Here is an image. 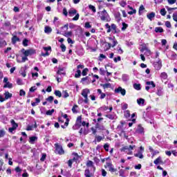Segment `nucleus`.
<instances>
[{
	"label": "nucleus",
	"mask_w": 177,
	"mask_h": 177,
	"mask_svg": "<svg viewBox=\"0 0 177 177\" xmlns=\"http://www.w3.org/2000/svg\"><path fill=\"white\" fill-rule=\"evenodd\" d=\"M21 60L17 59V63H26V62H28V56H31L32 55H35V50L32 48H30L28 50H26L24 48H22L21 50Z\"/></svg>",
	"instance_id": "1"
},
{
	"label": "nucleus",
	"mask_w": 177,
	"mask_h": 177,
	"mask_svg": "<svg viewBox=\"0 0 177 177\" xmlns=\"http://www.w3.org/2000/svg\"><path fill=\"white\" fill-rule=\"evenodd\" d=\"M105 28L107 29L106 32H112L113 34H117L118 32H120V30H118V28H117V25H115V24H111V25L110 26L109 24H106L105 25Z\"/></svg>",
	"instance_id": "2"
},
{
	"label": "nucleus",
	"mask_w": 177,
	"mask_h": 177,
	"mask_svg": "<svg viewBox=\"0 0 177 177\" xmlns=\"http://www.w3.org/2000/svg\"><path fill=\"white\" fill-rule=\"evenodd\" d=\"M98 13L102 21H110V20H111V19L110 18V15H109V13H107V11H106V10H104Z\"/></svg>",
	"instance_id": "3"
},
{
	"label": "nucleus",
	"mask_w": 177,
	"mask_h": 177,
	"mask_svg": "<svg viewBox=\"0 0 177 177\" xmlns=\"http://www.w3.org/2000/svg\"><path fill=\"white\" fill-rule=\"evenodd\" d=\"M135 147H136L135 145L125 146L122 148L121 151H124V153H126V154L129 156H132V154H133L132 150L135 149Z\"/></svg>",
	"instance_id": "4"
},
{
	"label": "nucleus",
	"mask_w": 177,
	"mask_h": 177,
	"mask_svg": "<svg viewBox=\"0 0 177 177\" xmlns=\"http://www.w3.org/2000/svg\"><path fill=\"white\" fill-rule=\"evenodd\" d=\"M91 93V90L89 88H84L82 91L81 95L84 97V104H89V98H88V95Z\"/></svg>",
	"instance_id": "5"
},
{
	"label": "nucleus",
	"mask_w": 177,
	"mask_h": 177,
	"mask_svg": "<svg viewBox=\"0 0 177 177\" xmlns=\"http://www.w3.org/2000/svg\"><path fill=\"white\" fill-rule=\"evenodd\" d=\"M75 15H76L72 19V20L73 21H77L80 19V14H77V10L71 8L68 10V15L70 16V17H73V16H74Z\"/></svg>",
	"instance_id": "6"
},
{
	"label": "nucleus",
	"mask_w": 177,
	"mask_h": 177,
	"mask_svg": "<svg viewBox=\"0 0 177 177\" xmlns=\"http://www.w3.org/2000/svg\"><path fill=\"white\" fill-rule=\"evenodd\" d=\"M55 147L56 154H59V156H63V154H64V149H63V147H62V145L56 143L55 144Z\"/></svg>",
	"instance_id": "7"
},
{
	"label": "nucleus",
	"mask_w": 177,
	"mask_h": 177,
	"mask_svg": "<svg viewBox=\"0 0 177 177\" xmlns=\"http://www.w3.org/2000/svg\"><path fill=\"white\" fill-rule=\"evenodd\" d=\"M143 118L145 121H146V122H148L149 124H154V120L153 119L151 115H150V113H144Z\"/></svg>",
	"instance_id": "8"
},
{
	"label": "nucleus",
	"mask_w": 177,
	"mask_h": 177,
	"mask_svg": "<svg viewBox=\"0 0 177 177\" xmlns=\"http://www.w3.org/2000/svg\"><path fill=\"white\" fill-rule=\"evenodd\" d=\"M115 93H121L122 96H125L127 91L124 88H122V87L119 86L118 88L115 89Z\"/></svg>",
	"instance_id": "9"
},
{
	"label": "nucleus",
	"mask_w": 177,
	"mask_h": 177,
	"mask_svg": "<svg viewBox=\"0 0 177 177\" xmlns=\"http://www.w3.org/2000/svg\"><path fill=\"white\" fill-rule=\"evenodd\" d=\"M82 120V118L81 116H78L77 118V122L75 124V126L73 127V129L75 130V129H78V128H80V127H81V121Z\"/></svg>",
	"instance_id": "10"
},
{
	"label": "nucleus",
	"mask_w": 177,
	"mask_h": 177,
	"mask_svg": "<svg viewBox=\"0 0 177 177\" xmlns=\"http://www.w3.org/2000/svg\"><path fill=\"white\" fill-rule=\"evenodd\" d=\"M136 133H140V135H145V129L140 124L138 126Z\"/></svg>",
	"instance_id": "11"
},
{
	"label": "nucleus",
	"mask_w": 177,
	"mask_h": 177,
	"mask_svg": "<svg viewBox=\"0 0 177 177\" xmlns=\"http://www.w3.org/2000/svg\"><path fill=\"white\" fill-rule=\"evenodd\" d=\"M106 167L109 169V171L110 172H115V171H117V169L114 168V166L113 165V164L110 162L106 163Z\"/></svg>",
	"instance_id": "12"
},
{
	"label": "nucleus",
	"mask_w": 177,
	"mask_h": 177,
	"mask_svg": "<svg viewBox=\"0 0 177 177\" xmlns=\"http://www.w3.org/2000/svg\"><path fill=\"white\" fill-rule=\"evenodd\" d=\"M167 57H169L171 60H175L177 57L176 53L175 52L171 51L169 53Z\"/></svg>",
	"instance_id": "13"
},
{
	"label": "nucleus",
	"mask_w": 177,
	"mask_h": 177,
	"mask_svg": "<svg viewBox=\"0 0 177 177\" xmlns=\"http://www.w3.org/2000/svg\"><path fill=\"white\" fill-rule=\"evenodd\" d=\"M97 93L99 95H100V99L103 100L104 97H106V93L102 92V89L98 88L97 89Z\"/></svg>",
	"instance_id": "14"
},
{
	"label": "nucleus",
	"mask_w": 177,
	"mask_h": 177,
	"mask_svg": "<svg viewBox=\"0 0 177 177\" xmlns=\"http://www.w3.org/2000/svg\"><path fill=\"white\" fill-rule=\"evenodd\" d=\"M147 17L150 20V21H153V19L156 17V13L154 12H151L147 15Z\"/></svg>",
	"instance_id": "15"
},
{
	"label": "nucleus",
	"mask_w": 177,
	"mask_h": 177,
	"mask_svg": "<svg viewBox=\"0 0 177 177\" xmlns=\"http://www.w3.org/2000/svg\"><path fill=\"white\" fill-rule=\"evenodd\" d=\"M12 45H15L16 42H20V38H19L17 36L15 35L11 39Z\"/></svg>",
	"instance_id": "16"
},
{
	"label": "nucleus",
	"mask_w": 177,
	"mask_h": 177,
	"mask_svg": "<svg viewBox=\"0 0 177 177\" xmlns=\"http://www.w3.org/2000/svg\"><path fill=\"white\" fill-rule=\"evenodd\" d=\"M156 95H158V96H162V95H164V91H162V87H158L157 91H156Z\"/></svg>",
	"instance_id": "17"
},
{
	"label": "nucleus",
	"mask_w": 177,
	"mask_h": 177,
	"mask_svg": "<svg viewBox=\"0 0 177 177\" xmlns=\"http://www.w3.org/2000/svg\"><path fill=\"white\" fill-rule=\"evenodd\" d=\"M38 140V138L37 136H31L29 138V142L31 145H34L35 143V141Z\"/></svg>",
	"instance_id": "18"
},
{
	"label": "nucleus",
	"mask_w": 177,
	"mask_h": 177,
	"mask_svg": "<svg viewBox=\"0 0 177 177\" xmlns=\"http://www.w3.org/2000/svg\"><path fill=\"white\" fill-rule=\"evenodd\" d=\"M72 155L73 156V158L72 159L73 160V162H77V161H78V160H80V156L78 155V153L73 152L72 153Z\"/></svg>",
	"instance_id": "19"
},
{
	"label": "nucleus",
	"mask_w": 177,
	"mask_h": 177,
	"mask_svg": "<svg viewBox=\"0 0 177 177\" xmlns=\"http://www.w3.org/2000/svg\"><path fill=\"white\" fill-rule=\"evenodd\" d=\"M115 19L118 23H120V21H121V13L119 12H116L115 14Z\"/></svg>",
	"instance_id": "20"
},
{
	"label": "nucleus",
	"mask_w": 177,
	"mask_h": 177,
	"mask_svg": "<svg viewBox=\"0 0 177 177\" xmlns=\"http://www.w3.org/2000/svg\"><path fill=\"white\" fill-rule=\"evenodd\" d=\"M62 35H64V37H66V38H70V37L73 36V32L70 31V32H64V33H62Z\"/></svg>",
	"instance_id": "21"
},
{
	"label": "nucleus",
	"mask_w": 177,
	"mask_h": 177,
	"mask_svg": "<svg viewBox=\"0 0 177 177\" xmlns=\"http://www.w3.org/2000/svg\"><path fill=\"white\" fill-rule=\"evenodd\" d=\"M149 150L151 153H152L153 157H154V156H156V154H158L160 153V151H154V149H153V147H149Z\"/></svg>",
	"instance_id": "22"
},
{
	"label": "nucleus",
	"mask_w": 177,
	"mask_h": 177,
	"mask_svg": "<svg viewBox=\"0 0 177 177\" xmlns=\"http://www.w3.org/2000/svg\"><path fill=\"white\" fill-rule=\"evenodd\" d=\"M81 82H82L84 85H85V84H89V77L82 78Z\"/></svg>",
	"instance_id": "23"
},
{
	"label": "nucleus",
	"mask_w": 177,
	"mask_h": 177,
	"mask_svg": "<svg viewBox=\"0 0 177 177\" xmlns=\"http://www.w3.org/2000/svg\"><path fill=\"white\" fill-rule=\"evenodd\" d=\"M44 32L46 34H50V32H52V28H50L48 26H45V28H44Z\"/></svg>",
	"instance_id": "24"
},
{
	"label": "nucleus",
	"mask_w": 177,
	"mask_h": 177,
	"mask_svg": "<svg viewBox=\"0 0 177 177\" xmlns=\"http://www.w3.org/2000/svg\"><path fill=\"white\" fill-rule=\"evenodd\" d=\"M67 30H68V24H66L61 28V32H62V34H64V32H66Z\"/></svg>",
	"instance_id": "25"
},
{
	"label": "nucleus",
	"mask_w": 177,
	"mask_h": 177,
	"mask_svg": "<svg viewBox=\"0 0 177 177\" xmlns=\"http://www.w3.org/2000/svg\"><path fill=\"white\" fill-rule=\"evenodd\" d=\"M4 96H5V100H8V99H10L12 97V93H9V91H6L4 93Z\"/></svg>",
	"instance_id": "26"
},
{
	"label": "nucleus",
	"mask_w": 177,
	"mask_h": 177,
	"mask_svg": "<svg viewBox=\"0 0 177 177\" xmlns=\"http://www.w3.org/2000/svg\"><path fill=\"white\" fill-rule=\"evenodd\" d=\"M122 81H124V82H127V81H129V75L127 74L122 75Z\"/></svg>",
	"instance_id": "27"
},
{
	"label": "nucleus",
	"mask_w": 177,
	"mask_h": 177,
	"mask_svg": "<svg viewBox=\"0 0 177 177\" xmlns=\"http://www.w3.org/2000/svg\"><path fill=\"white\" fill-rule=\"evenodd\" d=\"M41 102V100L39 98H35V102H32L31 104L32 107H35V106H37L38 103Z\"/></svg>",
	"instance_id": "28"
},
{
	"label": "nucleus",
	"mask_w": 177,
	"mask_h": 177,
	"mask_svg": "<svg viewBox=\"0 0 177 177\" xmlns=\"http://www.w3.org/2000/svg\"><path fill=\"white\" fill-rule=\"evenodd\" d=\"M95 128H97V129H100L101 131H105L106 130V128L104 127V126H103L102 124H99V123L96 124Z\"/></svg>",
	"instance_id": "29"
},
{
	"label": "nucleus",
	"mask_w": 177,
	"mask_h": 177,
	"mask_svg": "<svg viewBox=\"0 0 177 177\" xmlns=\"http://www.w3.org/2000/svg\"><path fill=\"white\" fill-rule=\"evenodd\" d=\"M137 103L139 106H143V104H145V99H143V98L138 99Z\"/></svg>",
	"instance_id": "30"
},
{
	"label": "nucleus",
	"mask_w": 177,
	"mask_h": 177,
	"mask_svg": "<svg viewBox=\"0 0 177 177\" xmlns=\"http://www.w3.org/2000/svg\"><path fill=\"white\" fill-rule=\"evenodd\" d=\"M160 162H162V159L161 158V156H159L153 161V164H155L156 165H158V164H160Z\"/></svg>",
	"instance_id": "31"
},
{
	"label": "nucleus",
	"mask_w": 177,
	"mask_h": 177,
	"mask_svg": "<svg viewBox=\"0 0 177 177\" xmlns=\"http://www.w3.org/2000/svg\"><path fill=\"white\" fill-rule=\"evenodd\" d=\"M58 75H66V73H64V69L63 68H59L57 72Z\"/></svg>",
	"instance_id": "32"
},
{
	"label": "nucleus",
	"mask_w": 177,
	"mask_h": 177,
	"mask_svg": "<svg viewBox=\"0 0 177 177\" xmlns=\"http://www.w3.org/2000/svg\"><path fill=\"white\" fill-rule=\"evenodd\" d=\"M109 39H111L113 42L112 45H111L112 48H114V46H115L118 44V41H117V40H115V37H113V38L109 37Z\"/></svg>",
	"instance_id": "33"
},
{
	"label": "nucleus",
	"mask_w": 177,
	"mask_h": 177,
	"mask_svg": "<svg viewBox=\"0 0 177 177\" xmlns=\"http://www.w3.org/2000/svg\"><path fill=\"white\" fill-rule=\"evenodd\" d=\"M101 86H102V88L104 89H107L109 88H111V84L110 83H106V84H100Z\"/></svg>",
	"instance_id": "34"
},
{
	"label": "nucleus",
	"mask_w": 177,
	"mask_h": 177,
	"mask_svg": "<svg viewBox=\"0 0 177 177\" xmlns=\"http://www.w3.org/2000/svg\"><path fill=\"white\" fill-rule=\"evenodd\" d=\"M119 176L122 177H127L128 174L125 175V170L124 169H120L119 171Z\"/></svg>",
	"instance_id": "35"
},
{
	"label": "nucleus",
	"mask_w": 177,
	"mask_h": 177,
	"mask_svg": "<svg viewBox=\"0 0 177 177\" xmlns=\"http://www.w3.org/2000/svg\"><path fill=\"white\" fill-rule=\"evenodd\" d=\"M3 88H9V89H12V88H13V84L8 82L4 84Z\"/></svg>",
	"instance_id": "36"
},
{
	"label": "nucleus",
	"mask_w": 177,
	"mask_h": 177,
	"mask_svg": "<svg viewBox=\"0 0 177 177\" xmlns=\"http://www.w3.org/2000/svg\"><path fill=\"white\" fill-rule=\"evenodd\" d=\"M10 122L12 128H15V129H17V127H19V124H17V123H16L14 120H11Z\"/></svg>",
	"instance_id": "37"
},
{
	"label": "nucleus",
	"mask_w": 177,
	"mask_h": 177,
	"mask_svg": "<svg viewBox=\"0 0 177 177\" xmlns=\"http://www.w3.org/2000/svg\"><path fill=\"white\" fill-rule=\"evenodd\" d=\"M134 156L135 157H137V158H140V159H142V158H143V153H142V152H138L137 153H135L134 154Z\"/></svg>",
	"instance_id": "38"
},
{
	"label": "nucleus",
	"mask_w": 177,
	"mask_h": 177,
	"mask_svg": "<svg viewBox=\"0 0 177 177\" xmlns=\"http://www.w3.org/2000/svg\"><path fill=\"white\" fill-rule=\"evenodd\" d=\"M133 88L136 91H140V89L142 88V87L140 86V84H136V83L133 84Z\"/></svg>",
	"instance_id": "39"
},
{
	"label": "nucleus",
	"mask_w": 177,
	"mask_h": 177,
	"mask_svg": "<svg viewBox=\"0 0 177 177\" xmlns=\"http://www.w3.org/2000/svg\"><path fill=\"white\" fill-rule=\"evenodd\" d=\"M122 27L121 28L122 31H125V30H127V28H128V24H126L125 22H122Z\"/></svg>",
	"instance_id": "40"
},
{
	"label": "nucleus",
	"mask_w": 177,
	"mask_h": 177,
	"mask_svg": "<svg viewBox=\"0 0 177 177\" xmlns=\"http://www.w3.org/2000/svg\"><path fill=\"white\" fill-rule=\"evenodd\" d=\"M162 67L161 62L159 61L155 64V68L156 70H160Z\"/></svg>",
	"instance_id": "41"
},
{
	"label": "nucleus",
	"mask_w": 177,
	"mask_h": 177,
	"mask_svg": "<svg viewBox=\"0 0 177 177\" xmlns=\"http://www.w3.org/2000/svg\"><path fill=\"white\" fill-rule=\"evenodd\" d=\"M54 94L55 96H57V97H62V92L59 90H55Z\"/></svg>",
	"instance_id": "42"
},
{
	"label": "nucleus",
	"mask_w": 177,
	"mask_h": 177,
	"mask_svg": "<svg viewBox=\"0 0 177 177\" xmlns=\"http://www.w3.org/2000/svg\"><path fill=\"white\" fill-rule=\"evenodd\" d=\"M146 84L147 85H151L150 88H156V84H154V82H153V81L147 82Z\"/></svg>",
	"instance_id": "43"
},
{
	"label": "nucleus",
	"mask_w": 177,
	"mask_h": 177,
	"mask_svg": "<svg viewBox=\"0 0 177 177\" xmlns=\"http://www.w3.org/2000/svg\"><path fill=\"white\" fill-rule=\"evenodd\" d=\"M88 9H90V10H92L93 13H96V8L94 6L89 5Z\"/></svg>",
	"instance_id": "44"
},
{
	"label": "nucleus",
	"mask_w": 177,
	"mask_h": 177,
	"mask_svg": "<svg viewBox=\"0 0 177 177\" xmlns=\"http://www.w3.org/2000/svg\"><path fill=\"white\" fill-rule=\"evenodd\" d=\"M77 109H78V105H74L72 108V111L73 113H74L75 114H77V113H78V111H77Z\"/></svg>",
	"instance_id": "45"
},
{
	"label": "nucleus",
	"mask_w": 177,
	"mask_h": 177,
	"mask_svg": "<svg viewBox=\"0 0 177 177\" xmlns=\"http://www.w3.org/2000/svg\"><path fill=\"white\" fill-rule=\"evenodd\" d=\"M155 31L156 32H164V29H162V28H161V27H156L155 28Z\"/></svg>",
	"instance_id": "46"
},
{
	"label": "nucleus",
	"mask_w": 177,
	"mask_h": 177,
	"mask_svg": "<svg viewBox=\"0 0 177 177\" xmlns=\"http://www.w3.org/2000/svg\"><path fill=\"white\" fill-rule=\"evenodd\" d=\"M106 71H107L104 70V68H100V74L101 75H106Z\"/></svg>",
	"instance_id": "47"
},
{
	"label": "nucleus",
	"mask_w": 177,
	"mask_h": 177,
	"mask_svg": "<svg viewBox=\"0 0 177 177\" xmlns=\"http://www.w3.org/2000/svg\"><path fill=\"white\" fill-rule=\"evenodd\" d=\"M160 77L162 80H167V78H168V75H167L165 72H163L161 73Z\"/></svg>",
	"instance_id": "48"
},
{
	"label": "nucleus",
	"mask_w": 177,
	"mask_h": 177,
	"mask_svg": "<svg viewBox=\"0 0 177 177\" xmlns=\"http://www.w3.org/2000/svg\"><path fill=\"white\" fill-rule=\"evenodd\" d=\"M106 117L107 118H109V120H114L115 118V115L108 114V115H106Z\"/></svg>",
	"instance_id": "49"
},
{
	"label": "nucleus",
	"mask_w": 177,
	"mask_h": 177,
	"mask_svg": "<svg viewBox=\"0 0 177 177\" xmlns=\"http://www.w3.org/2000/svg\"><path fill=\"white\" fill-rule=\"evenodd\" d=\"M55 113V109L48 110L46 112V115H52Z\"/></svg>",
	"instance_id": "50"
},
{
	"label": "nucleus",
	"mask_w": 177,
	"mask_h": 177,
	"mask_svg": "<svg viewBox=\"0 0 177 177\" xmlns=\"http://www.w3.org/2000/svg\"><path fill=\"white\" fill-rule=\"evenodd\" d=\"M17 85H24V83L23 82V80L20 78L17 79Z\"/></svg>",
	"instance_id": "51"
},
{
	"label": "nucleus",
	"mask_w": 177,
	"mask_h": 177,
	"mask_svg": "<svg viewBox=\"0 0 177 177\" xmlns=\"http://www.w3.org/2000/svg\"><path fill=\"white\" fill-rule=\"evenodd\" d=\"M75 78H80L81 77V70H77L75 74Z\"/></svg>",
	"instance_id": "52"
},
{
	"label": "nucleus",
	"mask_w": 177,
	"mask_h": 177,
	"mask_svg": "<svg viewBox=\"0 0 177 177\" xmlns=\"http://www.w3.org/2000/svg\"><path fill=\"white\" fill-rule=\"evenodd\" d=\"M84 176L86 177H91V171H89V169H86L84 171Z\"/></svg>",
	"instance_id": "53"
},
{
	"label": "nucleus",
	"mask_w": 177,
	"mask_h": 177,
	"mask_svg": "<svg viewBox=\"0 0 177 177\" xmlns=\"http://www.w3.org/2000/svg\"><path fill=\"white\" fill-rule=\"evenodd\" d=\"M124 117H126V118H129L131 117V113L129 110L124 111Z\"/></svg>",
	"instance_id": "54"
},
{
	"label": "nucleus",
	"mask_w": 177,
	"mask_h": 177,
	"mask_svg": "<svg viewBox=\"0 0 177 177\" xmlns=\"http://www.w3.org/2000/svg\"><path fill=\"white\" fill-rule=\"evenodd\" d=\"M69 120L66 119V121L64 123V125H62L61 127L63 128V129H66V127H68V122H69Z\"/></svg>",
	"instance_id": "55"
},
{
	"label": "nucleus",
	"mask_w": 177,
	"mask_h": 177,
	"mask_svg": "<svg viewBox=\"0 0 177 177\" xmlns=\"http://www.w3.org/2000/svg\"><path fill=\"white\" fill-rule=\"evenodd\" d=\"M129 9H131L132 11H129L128 12L129 15H135L136 13V10H133L132 7H129Z\"/></svg>",
	"instance_id": "56"
},
{
	"label": "nucleus",
	"mask_w": 177,
	"mask_h": 177,
	"mask_svg": "<svg viewBox=\"0 0 177 177\" xmlns=\"http://www.w3.org/2000/svg\"><path fill=\"white\" fill-rule=\"evenodd\" d=\"M95 140L97 142H102V140H103V137L100 136H97L95 137Z\"/></svg>",
	"instance_id": "57"
},
{
	"label": "nucleus",
	"mask_w": 177,
	"mask_h": 177,
	"mask_svg": "<svg viewBox=\"0 0 177 177\" xmlns=\"http://www.w3.org/2000/svg\"><path fill=\"white\" fill-rule=\"evenodd\" d=\"M24 46H28V39H24L22 42Z\"/></svg>",
	"instance_id": "58"
},
{
	"label": "nucleus",
	"mask_w": 177,
	"mask_h": 177,
	"mask_svg": "<svg viewBox=\"0 0 177 177\" xmlns=\"http://www.w3.org/2000/svg\"><path fill=\"white\" fill-rule=\"evenodd\" d=\"M54 99L55 98L53 97V96L50 95L48 98H46V100H47V102L52 103V102H53Z\"/></svg>",
	"instance_id": "59"
},
{
	"label": "nucleus",
	"mask_w": 177,
	"mask_h": 177,
	"mask_svg": "<svg viewBox=\"0 0 177 177\" xmlns=\"http://www.w3.org/2000/svg\"><path fill=\"white\" fill-rule=\"evenodd\" d=\"M88 71H89V70L88 69V68H84L83 71H82V75L84 76V77H85V75H86V74H88Z\"/></svg>",
	"instance_id": "60"
},
{
	"label": "nucleus",
	"mask_w": 177,
	"mask_h": 177,
	"mask_svg": "<svg viewBox=\"0 0 177 177\" xmlns=\"http://www.w3.org/2000/svg\"><path fill=\"white\" fill-rule=\"evenodd\" d=\"M82 127H86V128H89V122L86 123L85 121L82 122Z\"/></svg>",
	"instance_id": "61"
},
{
	"label": "nucleus",
	"mask_w": 177,
	"mask_h": 177,
	"mask_svg": "<svg viewBox=\"0 0 177 177\" xmlns=\"http://www.w3.org/2000/svg\"><path fill=\"white\" fill-rule=\"evenodd\" d=\"M62 95H63V97H64L65 99L66 97H68V96H70V95H68V93L66 91H63Z\"/></svg>",
	"instance_id": "62"
},
{
	"label": "nucleus",
	"mask_w": 177,
	"mask_h": 177,
	"mask_svg": "<svg viewBox=\"0 0 177 177\" xmlns=\"http://www.w3.org/2000/svg\"><path fill=\"white\" fill-rule=\"evenodd\" d=\"M86 166L87 167H93V162H92V160L87 161Z\"/></svg>",
	"instance_id": "63"
},
{
	"label": "nucleus",
	"mask_w": 177,
	"mask_h": 177,
	"mask_svg": "<svg viewBox=\"0 0 177 177\" xmlns=\"http://www.w3.org/2000/svg\"><path fill=\"white\" fill-rule=\"evenodd\" d=\"M173 20L177 23V12L173 14Z\"/></svg>",
	"instance_id": "64"
}]
</instances>
